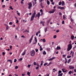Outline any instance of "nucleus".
Here are the masks:
<instances>
[{
  "label": "nucleus",
  "mask_w": 76,
  "mask_h": 76,
  "mask_svg": "<svg viewBox=\"0 0 76 76\" xmlns=\"http://www.w3.org/2000/svg\"><path fill=\"white\" fill-rule=\"evenodd\" d=\"M44 23H45V22H44L41 21L40 22V23H42V24L43 26H44Z\"/></svg>",
  "instance_id": "obj_17"
},
{
  "label": "nucleus",
  "mask_w": 76,
  "mask_h": 76,
  "mask_svg": "<svg viewBox=\"0 0 76 76\" xmlns=\"http://www.w3.org/2000/svg\"><path fill=\"white\" fill-rule=\"evenodd\" d=\"M47 64H48V63H46L44 64L43 66H45L47 65Z\"/></svg>",
  "instance_id": "obj_24"
},
{
  "label": "nucleus",
  "mask_w": 76,
  "mask_h": 76,
  "mask_svg": "<svg viewBox=\"0 0 76 76\" xmlns=\"http://www.w3.org/2000/svg\"><path fill=\"white\" fill-rule=\"evenodd\" d=\"M31 56H32V57H33L35 55V52L34 50H32L31 52Z\"/></svg>",
  "instance_id": "obj_3"
},
{
  "label": "nucleus",
  "mask_w": 76,
  "mask_h": 76,
  "mask_svg": "<svg viewBox=\"0 0 76 76\" xmlns=\"http://www.w3.org/2000/svg\"><path fill=\"white\" fill-rule=\"evenodd\" d=\"M4 25L5 26H6V27L8 26V25H7V24H5Z\"/></svg>",
  "instance_id": "obj_58"
},
{
  "label": "nucleus",
  "mask_w": 76,
  "mask_h": 76,
  "mask_svg": "<svg viewBox=\"0 0 76 76\" xmlns=\"http://www.w3.org/2000/svg\"><path fill=\"white\" fill-rule=\"evenodd\" d=\"M14 61L15 63H16V61H17V59H14Z\"/></svg>",
  "instance_id": "obj_36"
},
{
  "label": "nucleus",
  "mask_w": 76,
  "mask_h": 76,
  "mask_svg": "<svg viewBox=\"0 0 76 76\" xmlns=\"http://www.w3.org/2000/svg\"><path fill=\"white\" fill-rule=\"evenodd\" d=\"M71 72H72V71H70L68 72L69 74L70 75H71Z\"/></svg>",
  "instance_id": "obj_39"
},
{
  "label": "nucleus",
  "mask_w": 76,
  "mask_h": 76,
  "mask_svg": "<svg viewBox=\"0 0 76 76\" xmlns=\"http://www.w3.org/2000/svg\"><path fill=\"white\" fill-rule=\"evenodd\" d=\"M56 10V9H53L52 10V11H50L49 12V13H50V14L51 13H54L55 12V11Z\"/></svg>",
  "instance_id": "obj_5"
},
{
  "label": "nucleus",
  "mask_w": 76,
  "mask_h": 76,
  "mask_svg": "<svg viewBox=\"0 0 76 76\" xmlns=\"http://www.w3.org/2000/svg\"><path fill=\"white\" fill-rule=\"evenodd\" d=\"M61 2H60L59 3V6H60V5H61Z\"/></svg>",
  "instance_id": "obj_44"
},
{
  "label": "nucleus",
  "mask_w": 76,
  "mask_h": 76,
  "mask_svg": "<svg viewBox=\"0 0 76 76\" xmlns=\"http://www.w3.org/2000/svg\"><path fill=\"white\" fill-rule=\"evenodd\" d=\"M52 63L50 62L49 64H48L47 65V66H49V65H50V64H52Z\"/></svg>",
  "instance_id": "obj_42"
},
{
  "label": "nucleus",
  "mask_w": 76,
  "mask_h": 76,
  "mask_svg": "<svg viewBox=\"0 0 76 76\" xmlns=\"http://www.w3.org/2000/svg\"><path fill=\"white\" fill-rule=\"evenodd\" d=\"M47 50L48 51H50L51 50V49H50V48H47Z\"/></svg>",
  "instance_id": "obj_19"
},
{
  "label": "nucleus",
  "mask_w": 76,
  "mask_h": 76,
  "mask_svg": "<svg viewBox=\"0 0 76 76\" xmlns=\"http://www.w3.org/2000/svg\"><path fill=\"white\" fill-rule=\"evenodd\" d=\"M59 15H62V14L61 12H59Z\"/></svg>",
  "instance_id": "obj_55"
},
{
  "label": "nucleus",
  "mask_w": 76,
  "mask_h": 76,
  "mask_svg": "<svg viewBox=\"0 0 76 76\" xmlns=\"http://www.w3.org/2000/svg\"><path fill=\"white\" fill-rule=\"evenodd\" d=\"M54 58H56L55 57H53L52 58H50L48 60L49 61H52V60H54Z\"/></svg>",
  "instance_id": "obj_10"
},
{
  "label": "nucleus",
  "mask_w": 76,
  "mask_h": 76,
  "mask_svg": "<svg viewBox=\"0 0 76 76\" xmlns=\"http://www.w3.org/2000/svg\"><path fill=\"white\" fill-rule=\"evenodd\" d=\"M58 76H63V73H61L60 74H59L58 75Z\"/></svg>",
  "instance_id": "obj_26"
},
{
  "label": "nucleus",
  "mask_w": 76,
  "mask_h": 76,
  "mask_svg": "<svg viewBox=\"0 0 76 76\" xmlns=\"http://www.w3.org/2000/svg\"><path fill=\"white\" fill-rule=\"evenodd\" d=\"M72 57H73V56H74V52H72Z\"/></svg>",
  "instance_id": "obj_29"
},
{
  "label": "nucleus",
  "mask_w": 76,
  "mask_h": 76,
  "mask_svg": "<svg viewBox=\"0 0 76 76\" xmlns=\"http://www.w3.org/2000/svg\"><path fill=\"white\" fill-rule=\"evenodd\" d=\"M18 66H16L15 67V69H18Z\"/></svg>",
  "instance_id": "obj_52"
},
{
  "label": "nucleus",
  "mask_w": 76,
  "mask_h": 76,
  "mask_svg": "<svg viewBox=\"0 0 76 76\" xmlns=\"http://www.w3.org/2000/svg\"><path fill=\"white\" fill-rule=\"evenodd\" d=\"M56 37L57 36H56V35H55L53 36V38H54V39H55V38H56Z\"/></svg>",
  "instance_id": "obj_35"
},
{
  "label": "nucleus",
  "mask_w": 76,
  "mask_h": 76,
  "mask_svg": "<svg viewBox=\"0 0 76 76\" xmlns=\"http://www.w3.org/2000/svg\"><path fill=\"white\" fill-rule=\"evenodd\" d=\"M35 15H36V12H35V11L33 14L31 15V21L34 20V18H35Z\"/></svg>",
  "instance_id": "obj_1"
},
{
  "label": "nucleus",
  "mask_w": 76,
  "mask_h": 76,
  "mask_svg": "<svg viewBox=\"0 0 76 76\" xmlns=\"http://www.w3.org/2000/svg\"><path fill=\"white\" fill-rule=\"evenodd\" d=\"M69 68L70 69H73L75 68V67L72 66V65H70L69 66Z\"/></svg>",
  "instance_id": "obj_7"
},
{
  "label": "nucleus",
  "mask_w": 76,
  "mask_h": 76,
  "mask_svg": "<svg viewBox=\"0 0 76 76\" xmlns=\"http://www.w3.org/2000/svg\"><path fill=\"white\" fill-rule=\"evenodd\" d=\"M40 12H42V9L40 10Z\"/></svg>",
  "instance_id": "obj_62"
},
{
  "label": "nucleus",
  "mask_w": 76,
  "mask_h": 76,
  "mask_svg": "<svg viewBox=\"0 0 76 76\" xmlns=\"http://www.w3.org/2000/svg\"><path fill=\"white\" fill-rule=\"evenodd\" d=\"M36 65L37 66H38V67H39V64H36Z\"/></svg>",
  "instance_id": "obj_48"
},
{
  "label": "nucleus",
  "mask_w": 76,
  "mask_h": 76,
  "mask_svg": "<svg viewBox=\"0 0 76 76\" xmlns=\"http://www.w3.org/2000/svg\"><path fill=\"white\" fill-rule=\"evenodd\" d=\"M34 66H36V65H37V64L36 63V62H34Z\"/></svg>",
  "instance_id": "obj_37"
},
{
  "label": "nucleus",
  "mask_w": 76,
  "mask_h": 76,
  "mask_svg": "<svg viewBox=\"0 0 76 76\" xmlns=\"http://www.w3.org/2000/svg\"><path fill=\"white\" fill-rule=\"evenodd\" d=\"M43 63H44V61H41V64L40 66H42V64H43Z\"/></svg>",
  "instance_id": "obj_33"
},
{
  "label": "nucleus",
  "mask_w": 76,
  "mask_h": 76,
  "mask_svg": "<svg viewBox=\"0 0 76 76\" xmlns=\"http://www.w3.org/2000/svg\"><path fill=\"white\" fill-rule=\"evenodd\" d=\"M61 49V48L60 47H58V46H57L56 48V50H60Z\"/></svg>",
  "instance_id": "obj_13"
},
{
  "label": "nucleus",
  "mask_w": 76,
  "mask_h": 76,
  "mask_svg": "<svg viewBox=\"0 0 76 76\" xmlns=\"http://www.w3.org/2000/svg\"><path fill=\"white\" fill-rule=\"evenodd\" d=\"M10 9L11 10H13V8H12V7L10 6Z\"/></svg>",
  "instance_id": "obj_27"
},
{
  "label": "nucleus",
  "mask_w": 76,
  "mask_h": 76,
  "mask_svg": "<svg viewBox=\"0 0 76 76\" xmlns=\"http://www.w3.org/2000/svg\"><path fill=\"white\" fill-rule=\"evenodd\" d=\"M62 72H64V73H65V72H67V71L66 70V69L65 68H63L62 69Z\"/></svg>",
  "instance_id": "obj_6"
},
{
  "label": "nucleus",
  "mask_w": 76,
  "mask_h": 76,
  "mask_svg": "<svg viewBox=\"0 0 76 76\" xmlns=\"http://www.w3.org/2000/svg\"><path fill=\"white\" fill-rule=\"evenodd\" d=\"M70 20L71 21V22H73V19H72V18H71V19H70Z\"/></svg>",
  "instance_id": "obj_54"
},
{
  "label": "nucleus",
  "mask_w": 76,
  "mask_h": 76,
  "mask_svg": "<svg viewBox=\"0 0 76 76\" xmlns=\"http://www.w3.org/2000/svg\"><path fill=\"white\" fill-rule=\"evenodd\" d=\"M74 6L75 7H76V3H75V4H74Z\"/></svg>",
  "instance_id": "obj_63"
},
{
  "label": "nucleus",
  "mask_w": 76,
  "mask_h": 76,
  "mask_svg": "<svg viewBox=\"0 0 76 76\" xmlns=\"http://www.w3.org/2000/svg\"><path fill=\"white\" fill-rule=\"evenodd\" d=\"M62 24H64V21L63 20L62 23Z\"/></svg>",
  "instance_id": "obj_50"
},
{
  "label": "nucleus",
  "mask_w": 76,
  "mask_h": 76,
  "mask_svg": "<svg viewBox=\"0 0 76 76\" xmlns=\"http://www.w3.org/2000/svg\"><path fill=\"white\" fill-rule=\"evenodd\" d=\"M18 12H19V11H17V15H18V16H20V13Z\"/></svg>",
  "instance_id": "obj_20"
},
{
  "label": "nucleus",
  "mask_w": 76,
  "mask_h": 76,
  "mask_svg": "<svg viewBox=\"0 0 76 76\" xmlns=\"http://www.w3.org/2000/svg\"><path fill=\"white\" fill-rule=\"evenodd\" d=\"M42 41L43 42H46V40H45V39H43Z\"/></svg>",
  "instance_id": "obj_18"
},
{
  "label": "nucleus",
  "mask_w": 76,
  "mask_h": 76,
  "mask_svg": "<svg viewBox=\"0 0 76 76\" xmlns=\"http://www.w3.org/2000/svg\"><path fill=\"white\" fill-rule=\"evenodd\" d=\"M27 75H28V76H30V72H28L27 73Z\"/></svg>",
  "instance_id": "obj_28"
},
{
  "label": "nucleus",
  "mask_w": 76,
  "mask_h": 76,
  "mask_svg": "<svg viewBox=\"0 0 76 76\" xmlns=\"http://www.w3.org/2000/svg\"><path fill=\"white\" fill-rule=\"evenodd\" d=\"M19 23V20H16V23Z\"/></svg>",
  "instance_id": "obj_45"
},
{
  "label": "nucleus",
  "mask_w": 76,
  "mask_h": 76,
  "mask_svg": "<svg viewBox=\"0 0 76 76\" xmlns=\"http://www.w3.org/2000/svg\"><path fill=\"white\" fill-rule=\"evenodd\" d=\"M28 5L29 6L28 7V9H30L31 7H32V4L30 2L28 3Z\"/></svg>",
  "instance_id": "obj_4"
},
{
  "label": "nucleus",
  "mask_w": 76,
  "mask_h": 76,
  "mask_svg": "<svg viewBox=\"0 0 76 76\" xmlns=\"http://www.w3.org/2000/svg\"><path fill=\"white\" fill-rule=\"evenodd\" d=\"M9 29V26H7L6 27V30H8Z\"/></svg>",
  "instance_id": "obj_32"
},
{
  "label": "nucleus",
  "mask_w": 76,
  "mask_h": 76,
  "mask_svg": "<svg viewBox=\"0 0 76 76\" xmlns=\"http://www.w3.org/2000/svg\"><path fill=\"white\" fill-rule=\"evenodd\" d=\"M33 37H34L33 35H32L30 39L29 40V43H31V42H32V39L33 38Z\"/></svg>",
  "instance_id": "obj_9"
},
{
  "label": "nucleus",
  "mask_w": 76,
  "mask_h": 76,
  "mask_svg": "<svg viewBox=\"0 0 76 76\" xmlns=\"http://www.w3.org/2000/svg\"><path fill=\"white\" fill-rule=\"evenodd\" d=\"M72 48V45L71 44H69L68 45V48H67V50L68 51H69Z\"/></svg>",
  "instance_id": "obj_2"
},
{
  "label": "nucleus",
  "mask_w": 76,
  "mask_h": 76,
  "mask_svg": "<svg viewBox=\"0 0 76 76\" xmlns=\"http://www.w3.org/2000/svg\"><path fill=\"white\" fill-rule=\"evenodd\" d=\"M63 20H66V19H67V18H66V17H65V15H63Z\"/></svg>",
  "instance_id": "obj_12"
},
{
  "label": "nucleus",
  "mask_w": 76,
  "mask_h": 76,
  "mask_svg": "<svg viewBox=\"0 0 76 76\" xmlns=\"http://www.w3.org/2000/svg\"><path fill=\"white\" fill-rule=\"evenodd\" d=\"M43 12H41V16H42V15H43Z\"/></svg>",
  "instance_id": "obj_61"
},
{
  "label": "nucleus",
  "mask_w": 76,
  "mask_h": 76,
  "mask_svg": "<svg viewBox=\"0 0 76 76\" xmlns=\"http://www.w3.org/2000/svg\"><path fill=\"white\" fill-rule=\"evenodd\" d=\"M23 60V58H21L19 59V61H22Z\"/></svg>",
  "instance_id": "obj_38"
},
{
  "label": "nucleus",
  "mask_w": 76,
  "mask_h": 76,
  "mask_svg": "<svg viewBox=\"0 0 76 76\" xmlns=\"http://www.w3.org/2000/svg\"><path fill=\"white\" fill-rule=\"evenodd\" d=\"M60 32V30H57L56 31V32L58 33V32Z\"/></svg>",
  "instance_id": "obj_53"
},
{
  "label": "nucleus",
  "mask_w": 76,
  "mask_h": 76,
  "mask_svg": "<svg viewBox=\"0 0 76 76\" xmlns=\"http://www.w3.org/2000/svg\"><path fill=\"white\" fill-rule=\"evenodd\" d=\"M61 73V71L59 70L58 71V74H59L60 73Z\"/></svg>",
  "instance_id": "obj_34"
},
{
  "label": "nucleus",
  "mask_w": 76,
  "mask_h": 76,
  "mask_svg": "<svg viewBox=\"0 0 76 76\" xmlns=\"http://www.w3.org/2000/svg\"><path fill=\"white\" fill-rule=\"evenodd\" d=\"M43 6L42 3H41L40 4V6Z\"/></svg>",
  "instance_id": "obj_64"
},
{
  "label": "nucleus",
  "mask_w": 76,
  "mask_h": 76,
  "mask_svg": "<svg viewBox=\"0 0 76 76\" xmlns=\"http://www.w3.org/2000/svg\"><path fill=\"white\" fill-rule=\"evenodd\" d=\"M40 15H41L40 14V13L38 12L37 14V17L38 18H39V16H40Z\"/></svg>",
  "instance_id": "obj_16"
},
{
  "label": "nucleus",
  "mask_w": 76,
  "mask_h": 76,
  "mask_svg": "<svg viewBox=\"0 0 76 76\" xmlns=\"http://www.w3.org/2000/svg\"><path fill=\"white\" fill-rule=\"evenodd\" d=\"M46 54L47 53H46L45 51V50L43 52V55H46Z\"/></svg>",
  "instance_id": "obj_15"
},
{
  "label": "nucleus",
  "mask_w": 76,
  "mask_h": 76,
  "mask_svg": "<svg viewBox=\"0 0 76 76\" xmlns=\"http://www.w3.org/2000/svg\"><path fill=\"white\" fill-rule=\"evenodd\" d=\"M25 74H22V76H25Z\"/></svg>",
  "instance_id": "obj_59"
},
{
  "label": "nucleus",
  "mask_w": 76,
  "mask_h": 76,
  "mask_svg": "<svg viewBox=\"0 0 76 76\" xmlns=\"http://www.w3.org/2000/svg\"><path fill=\"white\" fill-rule=\"evenodd\" d=\"M66 55H63V57H66Z\"/></svg>",
  "instance_id": "obj_56"
},
{
  "label": "nucleus",
  "mask_w": 76,
  "mask_h": 76,
  "mask_svg": "<svg viewBox=\"0 0 76 76\" xmlns=\"http://www.w3.org/2000/svg\"><path fill=\"white\" fill-rule=\"evenodd\" d=\"M64 1H62V6H64Z\"/></svg>",
  "instance_id": "obj_21"
},
{
  "label": "nucleus",
  "mask_w": 76,
  "mask_h": 76,
  "mask_svg": "<svg viewBox=\"0 0 76 76\" xmlns=\"http://www.w3.org/2000/svg\"><path fill=\"white\" fill-rule=\"evenodd\" d=\"M71 60V59H69L68 62H67V63H68V64H69V63H70V61Z\"/></svg>",
  "instance_id": "obj_25"
},
{
  "label": "nucleus",
  "mask_w": 76,
  "mask_h": 76,
  "mask_svg": "<svg viewBox=\"0 0 76 76\" xmlns=\"http://www.w3.org/2000/svg\"><path fill=\"white\" fill-rule=\"evenodd\" d=\"M71 38L72 39V40H73V39L75 38V36L73 35H72L71 37Z\"/></svg>",
  "instance_id": "obj_11"
},
{
  "label": "nucleus",
  "mask_w": 76,
  "mask_h": 76,
  "mask_svg": "<svg viewBox=\"0 0 76 76\" xmlns=\"http://www.w3.org/2000/svg\"><path fill=\"white\" fill-rule=\"evenodd\" d=\"M47 29H48V28H47V27H46L45 28V32H46V31H47Z\"/></svg>",
  "instance_id": "obj_23"
},
{
  "label": "nucleus",
  "mask_w": 76,
  "mask_h": 76,
  "mask_svg": "<svg viewBox=\"0 0 76 76\" xmlns=\"http://www.w3.org/2000/svg\"><path fill=\"white\" fill-rule=\"evenodd\" d=\"M64 7H61L60 10H62L63 9H64Z\"/></svg>",
  "instance_id": "obj_31"
},
{
  "label": "nucleus",
  "mask_w": 76,
  "mask_h": 76,
  "mask_svg": "<svg viewBox=\"0 0 76 76\" xmlns=\"http://www.w3.org/2000/svg\"><path fill=\"white\" fill-rule=\"evenodd\" d=\"M12 24L13 23L12 22H10L9 23V25H12Z\"/></svg>",
  "instance_id": "obj_43"
},
{
  "label": "nucleus",
  "mask_w": 76,
  "mask_h": 76,
  "mask_svg": "<svg viewBox=\"0 0 76 76\" xmlns=\"http://www.w3.org/2000/svg\"><path fill=\"white\" fill-rule=\"evenodd\" d=\"M47 4L48 5L50 4V1H48V0H47Z\"/></svg>",
  "instance_id": "obj_22"
},
{
  "label": "nucleus",
  "mask_w": 76,
  "mask_h": 76,
  "mask_svg": "<svg viewBox=\"0 0 76 76\" xmlns=\"http://www.w3.org/2000/svg\"><path fill=\"white\" fill-rule=\"evenodd\" d=\"M2 55L3 56H5V53L4 52H3L2 53Z\"/></svg>",
  "instance_id": "obj_46"
},
{
  "label": "nucleus",
  "mask_w": 76,
  "mask_h": 76,
  "mask_svg": "<svg viewBox=\"0 0 76 76\" xmlns=\"http://www.w3.org/2000/svg\"><path fill=\"white\" fill-rule=\"evenodd\" d=\"M58 8L59 9H60L61 8V7H60V6H58Z\"/></svg>",
  "instance_id": "obj_60"
},
{
  "label": "nucleus",
  "mask_w": 76,
  "mask_h": 76,
  "mask_svg": "<svg viewBox=\"0 0 76 76\" xmlns=\"http://www.w3.org/2000/svg\"><path fill=\"white\" fill-rule=\"evenodd\" d=\"M43 50V49L42 48H41L40 49V51H42Z\"/></svg>",
  "instance_id": "obj_57"
},
{
  "label": "nucleus",
  "mask_w": 76,
  "mask_h": 76,
  "mask_svg": "<svg viewBox=\"0 0 76 76\" xmlns=\"http://www.w3.org/2000/svg\"><path fill=\"white\" fill-rule=\"evenodd\" d=\"M50 22V20H48V21H47V23H48H48H49Z\"/></svg>",
  "instance_id": "obj_49"
},
{
  "label": "nucleus",
  "mask_w": 76,
  "mask_h": 76,
  "mask_svg": "<svg viewBox=\"0 0 76 76\" xmlns=\"http://www.w3.org/2000/svg\"><path fill=\"white\" fill-rule=\"evenodd\" d=\"M71 57V56H67V58H70Z\"/></svg>",
  "instance_id": "obj_41"
},
{
  "label": "nucleus",
  "mask_w": 76,
  "mask_h": 76,
  "mask_svg": "<svg viewBox=\"0 0 76 76\" xmlns=\"http://www.w3.org/2000/svg\"><path fill=\"white\" fill-rule=\"evenodd\" d=\"M7 61H9L10 62L11 64H12V60L10 59L7 60Z\"/></svg>",
  "instance_id": "obj_14"
},
{
  "label": "nucleus",
  "mask_w": 76,
  "mask_h": 76,
  "mask_svg": "<svg viewBox=\"0 0 76 76\" xmlns=\"http://www.w3.org/2000/svg\"><path fill=\"white\" fill-rule=\"evenodd\" d=\"M26 54V50H25L24 52L22 53V56H25Z\"/></svg>",
  "instance_id": "obj_8"
},
{
  "label": "nucleus",
  "mask_w": 76,
  "mask_h": 76,
  "mask_svg": "<svg viewBox=\"0 0 76 76\" xmlns=\"http://www.w3.org/2000/svg\"><path fill=\"white\" fill-rule=\"evenodd\" d=\"M10 50H12V46H11V45L10 46Z\"/></svg>",
  "instance_id": "obj_40"
},
{
  "label": "nucleus",
  "mask_w": 76,
  "mask_h": 76,
  "mask_svg": "<svg viewBox=\"0 0 76 76\" xmlns=\"http://www.w3.org/2000/svg\"><path fill=\"white\" fill-rule=\"evenodd\" d=\"M38 69H39V67L38 66H37L36 68V70H38Z\"/></svg>",
  "instance_id": "obj_47"
},
{
  "label": "nucleus",
  "mask_w": 76,
  "mask_h": 76,
  "mask_svg": "<svg viewBox=\"0 0 76 76\" xmlns=\"http://www.w3.org/2000/svg\"><path fill=\"white\" fill-rule=\"evenodd\" d=\"M31 64H28L27 67H28V68H30V67H31Z\"/></svg>",
  "instance_id": "obj_30"
},
{
  "label": "nucleus",
  "mask_w": 76,
  "mask_h": 76,
  "mask_svg": "<svg viewBox=\"0 0 76 76\" xmlns=\"http://www.w3.org/2000/svg\"><path fill=\"white\" fill-rule=\"evenodd\" d=\"M36 52H38V49H35Z\"/></svg>",
  "instance_id": "obj_51"
}]
</instances>
